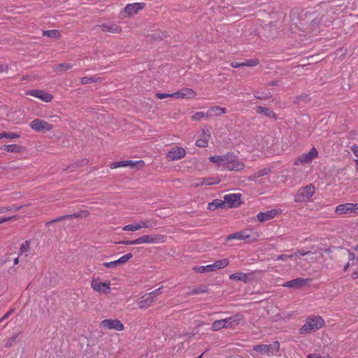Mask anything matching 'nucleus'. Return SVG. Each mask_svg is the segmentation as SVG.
<instances>
[{
	"label": "nucleus",
	"instance_id": "f257e3e1",
	"mask_svg": "<svg viewBox=\"0 0 358 358\" xmlns=\"http://www.w3.org/2000/svg\"><path fill=\"white\" fill-rule=\"evenodd\" d=\"M323 318L320 315H310L306 320L305 324L300 328L301 334H307L310 331H315L324 325Z\"/></svg>",
	"mask_w": 358,
	"mask_h": 358
},
{
	"label": "nucleus",
	"instance_id": "f03ea898",
	"mask_svg": "<svg viewBox=\"0 0 358 358\" xmlns=\"http://www.w3.org/2000/svg\"><path fill=\"white\" fill-rule=\"evenodd\" d=\"M244 319L242 314L238 313L231 317L215 320L211 326L213 331H219L223 328H233L240 324Z\"/></svg>",
	"mask_w": 358,
	"mask_h": 358
},
{
	"label": "nucleus",
	"instance_id": "7ed1b4c3",
	"mask_svg": "<svg viewBox=\"0 0 358 358\" xmlns=\"http://www.w3.org/2000/svg\"><path fill=\"white\" fill-rule=\"evenodd\" d=\"M315 193V187L313 185H308L300 187L294 194V202L305 203L310 201Z\"/></svg>",
	"mask_w": 358,
	"mask_h": 358
},
{
	"label": "nucleus",
	"instance_id": "20e7f679",
	"mask_svg": "<svg viewBox=\"0 0 358 358\" xmlns=\"http://www.w3.org/2000/svg\"><path fill=\"white\" fill-rule=\"evenodd\" d=\"M245 168L243 162L235 154L227 152L225 155L224 169L238 171Z\"/></svg>",
	"mask_w": 358,
	"mask_h": 358
},
{
	"label": "nucleus",
	"instance_id": "39448f33",
	"mask_svg": "<svg viewBox=\"0 0 358 358\" xmlns=\"http://www.w3.org/2000/svg\"><path fill=\"white\" fill-rule=\"evenodd\" d=\"M280 348V343L278 341L273 342L270 344L256 345L253 346V350L258 352L263 356H273L278 351Z\"/></svg>",
	"mask_w": 358,
	"mask_h": 358
},
{
	"label": "nucleus",
	"instance_id": "423d86ee",
	"mask_svg": "<svg viewBox=\"0 0 358 358\" xmlns=\"http://www.w3.org/2000/svg\"><path fill=\"white\" fill-rule=\"evenodd\" d=\"M99 327L104 330L123 331L124 324L118 319H105L99 323Z\"/></svg>",
	"mask_w": 358,
	"mask_h": 358
},
{
	"label": "nucleus",
	"instance_id": "0eeeda50",
	"mask_svg": "<svg viewBox=\"0 0 358 358\" xmlns=\"http://www.w3.org/2000/svg\"><path fill=\"white\" fill-rule=\"evenodd\" d=\"M335 213L338 215H346L358 213V203H345L336 207Z\"/></svg>",
	"mask_w": 358,
	"mask_h": 358
},
{
	"label": "nucleus",
	"instance_id": "6e6552de",
	"mask_svg": "<svg viewBox=\"0 0 358 358\" xmlns=\"http://www.w3.org/2000/svg\"><path fill=\"white\" fill-rule=\"evenodd\" d=\"M166 236L161 234L157 235H144L138 238V245L139 244H159L166 242Z\"/></svg>",
	"mask_w": 358,
	"mask_h": 358
},
{
	"label": "nucleus",
	"instance_id": "1a4fd4ad",
	"mask_svg": "<svg viewBox=\"0 0 358 358\" xmlns=\"http://www.w3.org/2000/svg\"><path fill=\"white\" fill-rule=\"evenodd\" d=\"M318 156V151L315 148H312L307 153L301 155L295 161V165H299L300 164H308L310 163L313 159L317 158Z\"/></svg>",
	"mask_w": 358,
	"mask_h": 358
},
{
	"label": "nucleus",
	"instance_id": "9d476101",
	"mask_svg": "<svg viewBox=\"0 0 358 358\" xmlns=\"http://www.w3.org/2000/svg\"><path fill=\"white\" fill-rule=\"evenodd\" d=\"M29 126L33 130L38 132L50 131L52 129V124L41 119H35L32 120L29 123Z\"/></svg>",
	"mask_w": 358,
	"mask_h": 358
},
{
	"label": "nucleus",
	"instance_id": "9b49d317",
	"mask_svg": "<svg viewBox=\"0 0 358 358\" xmlns=\"http://www.w3.org/2000/svg\"><path fill=\"white\" fill-rule=\"evenodd\" d=\"M91 287L96 292L108 294L110 290V282H102L99 278H94L91 282Z\"/></svg>",
	"mask_w": 358,
	"mask_h": 358
},
{
	"label": "nucleus",
	"instance_id": "f8f14e48",
	"mask_svg": "<svg viewBox=\"0 0 358 358\" xmlns=\"http://www.w3.org/2000/svg\"><path fill=\"white\" fill-rule=\"evenodd\" d=\"M26 94L36 97L45 103L51 102L53 99L52 94L41 90H28Z\"/></svg>",
	"mask_w": 358,
	"mask_h": 358
},
{
	"label": "nucleus",
	"instance_id": "ddd939ff",
	"mask_svg": "<svg viewBox=\"0 0 358 358\" xmlns=\"http://www.w3.org/2000/svg\"><path fill=\"white\" fill-rule=\"evenodd\" d=\"M145 6L144 2H136L133 3H128L126 5L123 10V13L128 16H131L138 13V11L143 10Z\"/></svg>",
	"mask_w": 358,
	"mask_h": 358
},
{
	"label": "nucleus",
	"instance_id": "4468645a",
	"mask_svg": "<svg viewBox=\"0 0 358 358\" xmlns=\"http://www.w3.org/2000/svg\"><path fill=\"white\" fill-rule=\"evenodd\" d=\"M145 165V163L142 160L139 161H131V160H125L121 162H113L110 165V169H114L119 167H125V166H131V167H138L141 168Z\"/></svg>",
	"mask_w": 358,
	"mask_h": 358
},
{
	"label": "nucleus",
	"instance_id": "2eb2a0df",
	"mask_svg": "<svg viewBox=\"0 0 358 358\" xmlns=\"http://www.w3.org/2000/svg\"><path fill=\"white\" fill-rule=\"evenodd\" d=\"M310 281V279L309 278H297L285 282L282 287L299 289L306 286Z\"/></svg>",
	"mask_w": 358,
	"mask_h": 358
},
{
	"label": "nucleus",
	"instance_id": "dca6fc26",
	"mask_svg": "<svg viewBox=\"0 0 358 358\" xmlns=\"http://www.w3.org/2000/svg\"><path fill=\"white\" fill-rule=\"evenodd\" d=\"M224 203L229 208L237 207L241 203L239 194H229L224 196Z\"/></svg>",
	"mask_w": 358,
	"mask_h": 358
},
{
	"label": "nucleus",
	"instance_id": "f3484780",
	"mask_svg": "<svg viewBox=\"0 0 358 358\" xmlns=\"http://www.w3.org/2000/svg\"><path fill=\"white\" fill-rule=\"evenodd\" d=\"M186 155L185 150L182 147H175L169 151L167 157L171 160H178Z\"/></svg>",
	"mask_w": 358,
	"mask_h": 358
},
{
	"label": "nucleus",
	"instance_id": "a211bd4d",
	"mask_svg": "<svg viewBox=\"0 0 358 358\" xmlns=\"http://www.w3.org/2000/svg\"><path fill=\"white\" fill-rule=\"evenodd\" d=\"M210 138V133L209 129L207 128L203 129L202 134L196 141V145L199 148H206L208 145Z\"/></svg>",
	"mask_w": 358,
	"mask_h": 358
},
{
	"label": "nucleus",
	"instance_id": "6ab92c4d",
	"mask_svg": "<svg viewBox=\"0 0 358 358\" xmlns=\"http://www.w3.org/2000/svg\"><path fill=\"white\" fill-rule=\"evenodd\" d=\"M279 213L280 210L271 209L264 212H259L257 215V217L259 222H263L274 218Z\"/></svg>",
	"mask_w": 358,
	"mask_h": 358
},
{
	"label": "nucleus",
	"instance_id": "aec40b11",
	"mask_svg": "<svg viewBox=\"0 0 358 358\" xmlns=\"http://www.w3.org/2000/svg\"><path fill=\"white\" fill-rule=\"evenodd\" d=\"M176 99H193L196 97V92L190 88H182L175 92Z\"/></svg>",
	"mask_w": 358,
	"mask_h": 358
},
{
	"label": "nucleus",
	"instance_id": "412c9836",
	"mask_svg": "<svg viewBox=\"0 0 358 358\" xmlns=\"http://www.w3.org/2000/svg\"><path fill=\"white\" fill-rule=\"evenodd\" d=\"M154 301L155 296H152L148 293L140 297L138 299L137 303L140 308L145 309L150 307Z\"/></svg>",
	"mask_w": 358,
	"mask_h": 358
},
{
	"label": "nucleus",
	"instance_id": "4be33fe9",
	"mask_svg": "<svg viewBox=\"0 0 358 358\" xmlns=\"http://www.w3.org/2000/svg\"><path fill=\"white\" fill-rule=\"evenodd\" d=\"M250 237V234L248 233V231L243 230L238 231L231 234H229L227 238L226 241L230 240H246Z\"/></svg>",
	"mask_w": 358,
	"mask_h": 358
},
{
	"label": "nucleus",
	"instance_id": "5701e85b",
	"mask_svg": "<svg viewBox=\"0 0 358 358\" xmlns=\"http://www.w3.org/2000/svg\"><path fill=\"white\" fill-rule=\"evenodd\" d=\"M102 30L104 31H108L111 33H120L121 31V27L117 24L113 22H106L101 25Z\"/></svg>",
	"mask_w": 358,
	"mask_h": 358
},
{
	"label": "nucleus",
	"instance_id": "b1692460",
	"mask_svg": "<svg viewBox=\"0 0 358 358\" xmlns=\"http://www.w3.org/2000/svg\"><path fill=\"white\" fill-rule=\"evenodd\" d=\"M248 275L249 274L237 272L232 273L229 275V279L231 280L241 281L246 283L248 281Z\"/></svg>",
	"mask_w": 358,
	"mask_h": 358
},
{
	"label": "nucleus",
	"instance_id": "393cba45",
	"mask_svg": "<svg viewBox=\"0 0 358 358\" xmlns=\"http://www.w3.org/2000/svg\"><path fill=\"white\" fill-rule=\"evenodd\" d=\"M227 113V109L225 108L220 107V106H213L210 107L208 110V115L209 117L211 116H219L222 114H224Z\"/></svg>",
	"mask_w": 358,
	"mask_h": 358
},
{
	"label": "nucleus",
	"instance_id": "a878e982",
	"mask_svg": "<svg viewBox=\"0 0 358 358\" xmlns=\"http://www.w3.org/2000/svg\"><path fill=\"white\" fill-rule=\"evenodd\" d=\"M1 149L3 151H6L8 152H20L24 150L22 146L18 145H4L1 146Z\"/></svg>",
	"mask_w": 358,
	"mask_h": 358
},
{
	"label": "nucleus",
	"instance_id": "bb28decb",
	"mask_svg": "<svg viewBox=\"0 0 358 358\" xmlns=\"http://www.w3.org/2000/svg\"><path fill=\"white\" fill-rule=\"evenodd\" d=\"M157 225V222L153 219L142 220L138 222L139 229L142 228H152Z\"/></svg>",
	"mask_w": 358,
	"mask_h": 358
},
{
	"label": "nucleus",
	"instance_id": "cd10ccee",
	"mask_svg": "<svg viewBox=\"0 0 358 358\" xmlns=\"http://www.w3.org/2000/svg\"><path fill=\"white\" fill-rule=\"evenodd\" d=\"M210 162L217 164L219 166H222L224 169V155L211 156L209 157Z\"/></svg>",
	"mask_w": 358,
	"mask_h": 358
},
{
	"label": "nucleus",
	"instance_id": "c85d7f7f",
	"mask_svg": "<svg viewBox=\"0 0 358 358\" xmlns=\"http://www.w3.org/2000/svg\"><path fill=\"white\" fill-rule=\"evenodd\" d=\"M256 113L259 114L262 113L267 117L275 118V113L266 107L257 106L256 108Z\"/></svg>",
	"mask_w": 358,
	"mask_h": 358
},
{
	"label": "nucleus",
	"instance_id": "c756f323",
	"mask_svg": "<svg viewBox=\"0 0 358 358\" xmlns=\"http://www.w3.org/2000/svg\"><path fill=\"white\" fill-rule=\"evenodd\" d=\"M214 271L227 267L229 264L228 259H222L212 264Z\"/></svg>",
	"mask_w": 358,
	"mask_h": 358
},
{
	"label": "nucleus",
	"instance_id": "7c9ffc66",
	"mask_svg": "<svg viewBox=\"0 0 358 358\" xmlns=\"http://www.w3.org/2000/svg\"><path fill=\"white\" fill-rule=\"evenodd\" d=\"M192 269L194 271L198 273H203L214 271L213 264H209L207 266H194Z\"/></svg>",
	"mask_w": 358,
	"mask_h": 358
},
{
	"label": "nucleus",
	"instance_id": "2f4dec72",
	"mask_svg": "<svg viewBox=\"0 0 358 358\" xmlns=\"http://www.w3.org/2000/svg\"><path fill=\"white\" fill-rule=\"evenodd\" d=\"M270 172H271V169L269 168H264V169L255 172L253 174V176L250 177V180L257 182V181L256 180V179L257 178L267 176Z\"/></svg>",
	"mask_w": 358,
	"mask_h": 358
},
{
	"label": "nucleus",
	"instance_id": "473e14b6",
	"mask_svg": "<svg viewBox=\"0 0 358 358\" xmlns=\"http://www.w3.org/2000/svg\"><path fill=\"white\" fill-rule=\"evenodd\" d=\"M224 206V201L219 200V199H215V200L213 201L211 203H208V209H209L210 210H214L219 208H223Z\"/></svg>",
	"mask_w": 358,
	"mask_h": 358
},
{
	"label": "nucleus",
	"instance_id": "72a5a7b5",
	"mask_svg": "<svg viewBox=\"0 0 358 358\" xmlns=\"http://www.w3.org/2000/svg\"><path fill=\"white\" fill-rule=\"evenodd\" d=\"M30 250V242L27 241L22 243L20 245V255H24V257H27L29 252Z\"/></svg>",
	"mask_w": 358,
	"mask_h": 358
},
{
	"label": "nucleus",
	"instance_id": "f704fd0d",
	"mask_svg": "<svg viewBox=\"0 0 358 358\" xmlns=\"http://www.w3.org/2000/svg\"><path fill=\"white\" fill-rule=\"evenodd\" d=\"M43 36L49 38H59L61 36L59 31L57 29L46 30L43 31Z\"/></svg>",
	"mask_w": 358,
	"mask_h": 358
},
{
	"label": "nucleus",
	"instance_id": "c9c22d12",
	"mask_svg": "<svg viewBox=\"0 0 358 358\" xmlns=\"http://www.w3.org/2000/svg\"><path fill=\"white\" fill-rule=\"evenodd\" d=\"M73 65L70 63H62L56 66L55 71L57 72L66 71L71 69Z\"/></svg>",
	"mask_w": 358,
	"mask_h": 358
},
{
	"label": "nucleus",
	"instance_id": "e433bc0d",
	"mask_svg": "<svg viewBox=\"0 0 358 358\" xmlns=\"http://www.w3.org/2000/svg\"><path fill=\"white\" fill-rule=\"evenodd\" d=\"M220 182L218 178H203L201 182V185H217Z\"/></svg>",
	"mask_w": 358,
	"mask_h": 358
},
{
	"label": "nucleus",
	"instance_id": "4c0bfd02",
	"mask_svg": "<svg viewBox=\"0 0 358 358\" xmlns=\"http://www.w3.org/2000/svg\"><path fill=\"white\" fill-rule=\"evenodd\" d=\"M207 292V289L204 286H200L192 289L189 292L187 293L188 295L192 294H199Z\"/></svg>",
	"mask_w": 358,
	"mask_h": 358
},
{
	"label": "nucleus",
	"instance_id": "58836bf2",
	"mask_svg": "<svg viewBox=\"0 0 358 358\" xmlns=\"http://www.w3.org/2000/svg\"><path fill=\"white\" fill-rule=\"evenodd\" d=\"M208 117H209V115H208V111L206 113L196 112L192 115V119L194 120L199 121Z\"/></svg>",
	"mask_w": 358,
	"mask_h": 358
},
{
	"label": "nucleus",
	"instance_id": "ea45409f",
	"mask_svg": "<svg viewBox=\"0 0 358 358\" xmlns=\"http://www.w3.org/2000/svg\"><path fill=\"white\" fill-rule=\"evenodd\" d=\"M122 230L123 231H135L139 230V227L138 226V223L129 224L125 225L122 228Z\"/></svg>",
	"mask_w": 358,
	"mask_h": 358
},
{
	"label": "nucleus",
	"instance_id": "a19ab883",
	"mask_svg": "<svg viewBox=\"0 0 358 358\" xmlns=\"http://www.w3.org/2000/svg\"><path fill=\"white\" fill-rule=\"evenodd\" d=\"M19 136H20V135L16 133H7V132L0 133V139H1L3 138L11 139V138H18Z\"/></svg>",
	"mask_w": 358,
	"mask_h": 358
},
{
	"label": "nucleus",
	"instance_id": "79ce46f5",
	"mask_svg": "<svg viewBox=\"0 0 358 358\" xmlns=\"http://www.w3.org/2000/svg\"><path fill=\"white\" fill-rule=\"evenodd\" d=\"M132 257V255L131 253H127L121 257H120L117 261V265L120 264H124L127 261H129Z\"/></svg>",
	"mask_w": 358,
	"mask_h": 358
},
{
	"label": "nucleus",
	"instance_id": "37998d69",
	"mask_svg": "<svg viewBox=\"0 0 358 358\" xmlns=\"http://www.w3.org/2000/svg\"><path fill=\"white\" fill-rule=\"evenodd\" d=\"M259 64V60L257 59H247L243 62V66H256Z\"/></svg>",
	"mask_w": 358,
	"mask_h": 358
},
{
	"label": "nucleus",
	"instance_id": "c03bdc74",
	"mask_svg": "<svg viewBox=\"0 0 358 358\" xmlns=\"http://www.w3.org/2000/svg\"><path fill=\"white\" fill-rule=\"evenodd\" d=\"M297 256V253L296 252H294L293 254H291V255H278L276 258L277 260H283V261H285L288 259H291L293 257H296Z\"/></svg>",
	"mask_w": 358,
	"mask_h": 358
},
{
	"label": "nucleus",
	"instance_id": "a18cd8bd",
	"mask_svg": "<svg viewBox=\"0 0 358 358\" xmlns=\"http://www.w3.org/2000/svg\"><path fill=\"white\" fill-rule=\"evenodd\" d=\"M17 334H15L7 339L5 343L6 348H10L13 345V344L15 343L16 338H17Z\"/></svg>",
	"mask_w": 358,
	"mask_h": 358
},
{
	"label": "nucleus",
	"instance_id": "49530a36",
	"mask_svg": "<svg viewBox=\"0 0 358 358\" xmlns=\"http://www.w3.org/2000/svg\"><path fill=\"white\" fill-rule=\"evenodd\" d=\"M156 96L159 99H164L168 97H173L176 99L175 92L171 94H166V93H157Z\"/></svg>",
	"mask_w": 358,
	"mask_h": 358
},
{
	"label": "nucleus",
	"instance_id": "de8ad7c7",
	"mask_svg": "<svg viewBox=\"0 0 358 358\" xmlns=\"http://www.w3.org/2000/svg\"><path fill=\"white\" fill-rule=\"evenodd\" d=\"M348 257L350 262V261L358 262V256H355V255L350 250H348Z\"/></svg>",
	"mask_w": 358,
	"mask_h": 358
},
{
	"label": "nucleus",
	"instance_id": "09e8293b",
	"mask_svg": "<svg viewBox=\"0 0 358 358\" xmlns=\"http://www.w3.org/2000/svg\"><path fill=\"white\" fill-rule=\"evenodd\" d=\"M121 244L127 245H138V238L135 240H131V241H123L120 242Z\"/></svg>",
	"mask_w": 358,
	"mask_h": 358
},
{
	"label": "nucleus",
	"instance_id": "8fccbe9b",
	"mask_svg": "<svg viewBox=\"0 0 358 358\" xmlns=\"http://www.w3.org/2000/svg\"><path fill=\"white\" fill-rule=\"evenodd\" d=\"M94 81V78L89 77H83L80 80L81 83L84 85L89 84Z\"/></svg>",
	"mask_w": 358,
	"mask_h": 358
},
{
	"label": "nucleus",
	"instance_id": "3c124183",
	"mask_svg": "<svg viewBox=\"0 0 358 358\" xmlns=\"http://www.w3.org/2000/svg\"><path fill=\"white\" fill-rule=\"evenodd\" d=\"M352 262L350 263V262H348L343 267V270L344 271H347L349 268L350 266H357L358 265V262H355V261H352Z\"/></svg>",
	"mask_w": 358,
	"mask_h": 358
},
{
	"label": "nucleus",
	"instance_id": "603ef678",
	"mask_svg": "<svg viewBox=\"0 0 358 358\" xmlns=\"http://www.w3.org/2000/svg\"><path fill=\"white\" fill-rule=\"evenodd\" d=\"M103 266L106 268H111V267H115V266H117V263L116 260L113 261V262H104Z\"/></svg>",
	"mask_w": 358,
	"mask_h": 358
},
{
	"label": "nucleus",
	"instance_id": "864d4df0",
	"mask_svg": "<svg viewBox=\"0 0 358 358\" xmlns=\"http://www.w3.org/2000/svg\"><path fill=\"white\" fill-rule=\"evenodd\" d=\"M16 218H17L16 216H10V217H1V218H0V224H2V223H4V222L10 221L12 220H15Z\"/></svg>",
	"mask_w": 358,
	"mask_h": 358
},
{
	"label": "nucleus",
	"instance_id": "5fc2aeb1",
	"mask_svg": "<svg viewBox=\"0 0 358 358\" xmlns=\"http://www.w3.org/2000/svg\"><path fill=\"white\" fill-rule=\"evenodd\" d=\"M14 312V309H10L8 313H6L1 319L0 322L8 318V317Z\"/></svg>",
	"mask_w": 358,
	"mask_h": 358
},
{
	"label": "nucleus",
	"instance_id": "6e6d98bb",
	"mask_svg": "<svg viewBox=\"0 0 358 358\" xmlns=\"http://www.w3.org/2000/svg\"><path fill=\"white\" fill-rule=\"evenodd\" d=\"M231 66L233 68H238L241 66H243V62H233L231 63Z\"/></svg>",
	"mask_w": 358,
	"mask_h": 358
},
{
	"label": "nucleus",
	"instance_id": "4d7b16f0",
	"mask_svg": "<svg viewBox=\"0 0 358 358\" xmlns=\"http://www.w3.org/2000/svg\"><path fill=\"white\" fill-rule=\"evenodd\" d=\"M162 287H159L158 289H155L154 291L149 293L152 296H155V299H156V296L159 294L160 290Z\"/></svg>",
	"mask_w": 358,
	"mask_h": 358
},
{
	"label": "nucleus",
	"instance_id": "13d9d810",
	"mask_svg": "<svg viewBox=\"0 0 358 358\" xmlns=\"http://www.w3.org/2000/svg\"><path fill=\"white\" fill-rule=\"evenodd\" d=\"M351 149L353 152V154L358 158V146L352 145Z\"/></svg>",
	"mask_w": 358,
	"mask_h": 358
},
{
	"label": "nucleus",
	"instance_id": "bf43d9fd",
	"mask_svg": "<svg viewBox=\"0 0 358 358\" xmlns=\"http://www.w3.org/2000/svg\"><path fill=\"white\" fill-rule=\"evenodd\" d=\"M297 253V256H304V255H306L308 254H309L310 252V251H305V250H299V251H297L296 252Z\"/></svg>",
	"mask_w": 358,
	"mask_h": 358
},
{
	"label": "nucleus",
	"instance_id": "052dcab7",
	"mask_svg": "<svg viewBox=\"0 0 358 358\" xmlns=\"http://www.w3.org/2000/svg\"><path fill=\"white\" fill-rule=\"evenodd\" d=\"M308 358H321V356L317 354H311L308 356Z\"/></svg>",
	"mask_w": 358,
	"mask_h": 358
},
{
	"label": "nucleus",
	"instance_id": "680f3d73",
	"mask_svg": "<svg viewBox=\"0 0 358 358\" xmlns=\"http://www.w3.org/2000/svg\"><path fill=\"white\" fill-rule=\"evenodd\" d=\"M352 278L353 279H356V278H358V270L355 271L352 274Z\"/></svg>",
	"mask_w": 358,
	"mask_h": 358
},
{
	"label": "nucleus",
	"instance_id": "e2e57ef3",
	"mask_svg": "<svg viewBox=\"0 0 358 358\" xmlns=\"http://www.w3.org/2000/svg\"><path fill=\"white\" fill-rule=\"evenodd\" d=\"M354 161H355V162L356 164V170L358 171V158L355 159Z\"/></svg>",
	"mask_w": 358,
	"mask_h": 358
},
{
	"label": "nucleus",
	"instance_id": "0e129e2a",
	"mask_svg": "<svg viewBox=\"0 0 358 358\" xmlns=\"http://www.w3.org/2000/svg\"><path fill=\"white\" fill-rule=\"evenodd\" d=\"M13 262H14V264H17L19 263V259H18V257L15 258V259H14V260H13Z\"/></svg>",
	"mask_w": 358,
	"mask_h": 358
},
{
	"label": "nucleus",
	"instance_id": "69168bd1",
	"mask_svg": "<svg viewBox=\"0 0 358 358\" xmlns=\"http://www.w3.org/2000/svg\"><path fill=\"white\" fill-rule=\"evenodd\" d=\"M352 250L358 252V244L352 247Z\"/></svg>",
	"mask_w": 358,
	"mask_h": 358
},
{
	"label": "nucleus",
	"instance_id": "338daca9",
	"mask_svg": "<svg viewBox=\"0 0 358 358\" xmlns=\"http://www.w3.org/2000/svg\"><path fill=\"white\" fill-rule=\"evenodd\" d=\"M8 210H10V208H2V209L0 210V212H1V213H3V212H5V211H8Z\"/></svg>",
	"mask_w": 358,
	"mask_h": 358
},
{
	"label": "nucleus",
	"instance_id": "774afa93",
	"mask_svg": "<svg viewBox=\"0 0 358 358\" xmlns=\"http://www.w3.org/2000/svg\"><path fill=\"white\" fill-rule=\"evenodd\" d=\"M87 162H88V161H87V159H83V160H82V163H83V164H87Z\"/></svg>",
	"mask_w": 358,
	"mask_h": 358
}]
</instances>
